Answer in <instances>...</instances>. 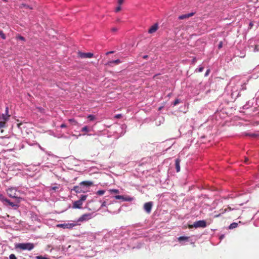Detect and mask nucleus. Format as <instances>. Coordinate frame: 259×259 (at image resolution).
Instances as JSON below:
<instances>
[{"label": "nucleus", "instance_id": "obj_55", "mask_svg": "<svg viewBox=\"0 0 259 259\" xmlns=\"http://www.w3.org/2000/svg\"><path fill=\"white\" fill-rule=\"evenodd\" d=\"M243 204V203H240L239 204V205H242Z\"/></svg>", "mask_w": 259, "mask_h": 259}, {"label": "nucleus", "instance_id": "obj_27", "mask_svg": "<svg viewBox=\"0 0 259 259\" xmlns=\"http://www.w3.org/2000/svg\"><path fill=\"white\" fill-rule=\"evenodd\" d=\"M109 191L110 192V193H118L119 192V190L118 189H110Z\"/></svg>", "mask_w": 259, "mask_h": 259}, {"label": "nucleus", "instance_id": "obj_43", "mask_svg": "<svg viewBox=\"0 0 259 259\" xmlns=\"http://www.w3.org/2000/svg\"><path fill=\"white\" fill-rule=\"evenodd\" d=\"M8 113H9V108L8 106H7L6 107V110H5V114L9 115Z\"/></svg>", "mask_w": 259, "mask_h": 259}, {"label": "nucleus", "instance_id": "obj_36", "mask_svg": "<svg viewBox=\"0 0 259 259\" xmlns=\"http://www.w3.org/2000/svg\"><path fill=\"white\" fill-rule=\"evenodd\" d=\"M6 123L5 122L0 121V129L1 128L4 127L5 126Z\"/></svg>", "mask_w": 259, "mask_h": 259}, {"label": "nucleus", "instance_id": "obj_35", "mask_svg": "<svg viewBox=\"0 0 259 259\" xmlns=\"http://www.w3.org/2000/svg\"><path fill=\"white\" fill-rule=\"evenodd\" d=\"M254 225L256 227L259 226V218L254 221Z\"/></svg>", "mask_w": 259, "mask_h": 259}, {"label": "nucleus", "instance_id": "obj_17", "mask_svg": "<svg viewBox=\"0 0 259 259\" xmlns=\"http://www.w3.org/2000/svg\"><path fill=\"white\" fill-rule=\"evenodd\" d=\"M4 202L7 203L9 205H10L13 207L18 208L19 207V205L18 204H15L14 203L11 202L10 200H9L7 198H6Z\"/></svg>", "mask_w": 259, "mask_h": 259}, {"label": "nucleus", "instance_id": "obj_28", "mask_svg": "<svg viewBox=\"0 0 259 259\" xmlns=\"http://www.w3.org/2000/svg\"><path fill=\"white\" fill-rule=\"evenodd\" d=\"M0 36L3 39L6 38V35L3 33V31L0 30Z\"/></svg>", "mask_w": 259, "mask_h": 259}, {"label": "nucleus", "instance_id": "obj_32", "mask_svg": "<svg viewBox=\"0 0 259 259\" xmlns=\"http://www.w3.org/2000/svg\"><path fill=\"white\" fill-rule=\"evenodd\" d=\"M180 101L179 99H176L173 103V106H176V105H178L179 103H180Z\"/></svg>", "mask_w": 259, "mask_h": 259}, {"label": "nucleus", "instance_id": "obj_47", "mask_svg": "<svg viewBox=\"0 0 259 259\" xmlns=\"http://www.w3.org/2000/svg\"><path fill=\"white\" fill-rule=\"evenodd\" d=\"M114 53V51H109V52H107V53H106V55H109V54H113V53Z\"/></svg>", "mask_w": 259, "mask_h": 259}, {"label": "nucleus", "instance_id": "obj_16", "mask_svg": "<svg viewBox=\"0 0 259 259\" xmlns=\"http://www.w3.org/2000/svg\"><path fill=\"white\" fill-rule=\"evenodd\" d=\"M180 161L181 160L179 158H177L175 160V165L177 172L180 171Z\"/></svg>", "mask_w": 259, "mask_h": 259}, {"label": "nucleus", "instance_id": "obj_4", "mask_svg": "<svg viewBox=\"0 0 259 259\" xmlns=\"http://www.w3.org/2000/svg\"><path fill=\"white\" fill-rule=\"evenodd\" d=\"M7 192L9 197L15 198L17 200L18 202H20V200L22 199L19 196V194L20 193L19 190H18L16 187H10L7 190Z\"/></svg>", "mask_w": 259, "mask_h": 259}, {"label": "nucleus", "instance_id": "obj_7", "mask_svg": "<svg viewBox=\"0 0 259 259\" xmlns=\"http://www.w3.org/2000/svg\"><path fill=\"white\" fill-rule=\"evenodd\" d=\"M76 225V223H65L63 224H59L57 225V227L58 228H62L63 229H72L73 227Z\"/></svg>", "mask_w": 259, "mask_h": 259}, {"label": "nucleus", "instance_id": "obj_18", "mask_svg": "<svg viewBox=\"0 0 259 259\" xmlns=\"http://www.w3.org/2000/svg\"><path fill=\"white\" fill-rule=\"evenodd\" d=\"M121 62V60L119 59H116L115 60L110 61L107 63V64L109 66H112L113 64H118Z\"/></svg>", "mask_w": 259, "mask_h": 259}, {"label": "nucleus", "instance_id": "obj_53", "mask_svg": "<svg viewBox=\"0 0 259 259\" xmlns=\"http://www.w3.org/2000/svg\"><path fill=\"white\" fill-rule=\"evenodd\" d=\"M120 115H121L120 114H118V115H117L116 116V117L117 118H118L119 116H120Z\"/></svg>", "mask_w": 259, "mask_h": 259}, {"label": "nucleus", "instance_id": "obj_23", "mask_svg": "<svg viewBox=\"0 0 259 259\" xmlns=\"http://www.w3.org/2000/svg\"><path fill=\"white\" fill-rule=\"evenodd\" d=\"M68 121L72 124L76 125L77 124V122L74 118L69 119Z\"/></svg>", "mask_w": 259, "mask_h": 259}, {"label": "nucleus", "instance_id": "obj_51", "mask_svg": "<svg viewBox=\"0 0 259 259\" xmlns=\"http://www.w3.org/2000/svg\"><path fill=\"white\" fill-rule=\"evenodd\" d=\"M224 237H225V235L224 234L221 235L220 237V239L222 240L224 238Z\"/></svg>", "mask_w": 259, "mask_h": 259}, {"label": "nucleus", "instance_id": "obj_39", "mask_svg": "<svg viewBox=\"0 0 259 259\" xmlns=\"http://www.w3.org/2000/svg\"><path fill=\"white\" fill-rule=\"evenodd\" d=\"M197 61V58L196 57H194L192 60V64H195Z\"/></svg>", "mask_w": 259, "mask_h": 259}, {"label": "nucleus", "instance_id": "obj_6", "mask_svg": "<svg viewBox=\"0 0 259 259\" xmlns=\"http://www.w3.org/2000/svg\"><path fill=\"white\" fill-rule=\"evenodd\" d=\"M87 198V195H82L79 200L75 201L73 203L72 207L73 208H81L82 202L86 200Z\"/></svg>", "mask_w": 259, "mask_h": 259}, {"label": "nucleus", "instance_id": "obj_9", "mask_svg": "<svg viewBox=\"0 0 259 259\" xmlns=\"http://www.w3.org/2000/svg\"><path fill=\"white\" fill-rule=\"evenodd\" d=\"M93 217V213H88L82 215L79 219L78 221L83 222L87 221L91 219Z\"/></svg>", "mask_w": 259, "mask_h": 259}, {"label": "nucleus", "instance_id": "obj_19", "mask_svg": "<svg viewBox=\"0 0 259 259\" xmlns=\"http://www.w3.org/2000/svg\"><path fill=\"white\" fill-rule=\"evenodd\" d=\"M134 200V198L130 196H123V201H128L131 202Z\"/></svg>", "mask_w": 259, "mask_h": 259}, {"label": "nucleus", "instance_id": "obj_38", "mask_svg": "<svg viewBox=\"0 0 259 259\" xmlns=\"http://www.w3.org/2000/svg\"><path fill=\"white\" fill-rule=\"evenodd\" d=\"M210 72V69H207L206 72H205V73L204 76H207L209 75Z\"/></svg>", "mask_w": 259, "mask_h": 259}, {"label": "nucleus", "instance_id": "obj_15", "mask_svg": "<svg viewBox=\"0 0 259 259\" xmlns=\"http://www.w3.org/2000/svg\"><path fill=\"white\" fill-rule=\"evenodd\" d=\"M194 13H190L185 15H182L179 16L178 18L180 20H183L185 18H189L190 17L194 15Z\"/></svg>", "mask_w": 259, "mask_h": 259}, {"label": "nucleus", "instance_id": "obj_3", "mask_svg": "<svg viewBox=\"0 0 259 259\" xmlns=\"http://www.w3.org/2000/svg\"><path fill=\"white\" fill-rule=\"evenodd\" d=\"M248 187V188H245L246 191L249 192L251 191V189L255 188V187H259V175H256L252 178V179L250 180L247 182L245 187Z\"/></svg>", "mask_w": 259, "mask_h": 259}, {"label": "nucleus", "instance_id": "obj_40", "mask_svg": "<svg viewBox=\"0 0 259 259\" xmlns=\"http://www.w3.org/2000/svg\"><path fill=\"white\" fill-rule=\"evenodd\" d=\"M37 259H49L46 257L42 256H37L36 257Z\"/></svg>", "mask_w": 259, "mask_h": 259}, {"label": "nucleus", "instance_id": "obj_8", "mask_svg": "<svg viewBox=\"0 0 259 259\" xmlns=\"http://www.w3.org/2000/svg\"><path fill=\"white\" fill-rule=\"evenodd\" d=\"M193 226L195 228H205L206 227V223L204 220H199L194 223Z\"/></svg>", "mask_w": 259, "mask_h": 259}, {"label": "nucleus", "instance_id": "obj_42", "mask_svg": "<svg viewBox=\"0 0 259 259\" xmlns=\"http://www.w3.org/2000/svg\"><path fill=\"white\" fill-rule=\"evenodd\" d=\"M222 47H223V42L220 41L218 45V48L221 49L222 48Z\"/></svg>", "mask_w": 259, "mask_h": 259}, {"label": "nucleus", "instance_id": "obj_21", "mask_svg": "<svg viewBox=\"0 0 259 259\" xmlns=\"http://www.w3.org/2000/svg\"><path fill=\"white\" fill-rule=\"evenodd\" d=\"M204 69V67L200 65L197 68H196L195 70V72H201L203 71Z\"/></svg>", "mask_w": 259, "mask_h": 259}, {"label": "nucleus", "instance_id": "obj_22", "mask_svg": "<svg viewBox=\"0 0 259 259\" xmlns=\"http://www.w3.org/2000/svg\"><path fill=\"white\" fill-rule=\"evenodd\" d=\"M9 116L10 115H7L5 114H2V115H1V118L5 121L8 120Z\"/></svg>", "mask_w": 259, "mask_h": 259}, {"label": "nucleus", "instance_id": "obj_14", "mask_svg": "<svg viewBox=\"0 0 259 259\" xmlns=\"http://www.w3.org/2000/svg\"><path fill=\"white\" fill-rule=\"evenodd\" d=\"M158 29V25L156 23L151 26L148 30L149 33L155 32Z\"/></svg>", "mask_w": 259, "mask_h": 259}, {"label": "nucleus", "instance_id": "obj_30", "mask_svg": "<svg viewBox=\"0 0 259 259\" xmlns=\"http://www.w3.org/2000/svg\"><path fill=\"white\" fill-rule=\"evenodd\" d=\"M113 198H114L116 199H121L123 201V196L122 195H116Z\"/></svg>", "mask_w": 259, "mask_h": 259}, {"label": "nucleus", "instance_id": "obj_45", "mask_svg": "<svg viewBox=\"0 0 259 259\" xmlns=\"http://www.w3.org/2000/svg\"><path fill=\"white\" fill-rule=\"evenodd\" d=\"M237 208H235V207H233L232 208L231 206H229L227 209H229V210H234V209H236Z\"/></svg>", "mask_w": 259, "mask_h": 259}, {"label": "nucleus", "instance_id": "obj_11", "mask_svg": "<svg viewBox=\"0 0 259 259\" xmlns=\"http://www.w3.org/2000/svg\"><path fill=\"white\" fill-rule=\"evenodd\" d=\"M152 205V202H148L145 203L144 205V209L145 211L148 213H150L151 211Z\"/></svg>", "mask_w": 259, "mask_h": 259}, {"label": "nucleus", "instance_id": "obj_10", "mask_svg": "<svg viewBox=\"0 0 259 259\" xmlns=\"http://www.w3.org/2000/svg\"><path fill=\"white\" fill-rule=\"evenodd\" d=\"M78 55L81 58H91L93 57L94 54L92 53H82L78 52Z\"/></svg>", "mask_w": 259, "mask_h": 259}, {"label": "nucleus", "instance_id": "obj_31", "mask_svg": "<svg viewBox=\"0 0 259 259\" xmlns=\"http://www.w3.org/2000/svg\"><path fill=\"white\" fill-rule=\"evenodd\" d=\"M59 188V187L58 186H55L52 187L51 189L52 190H54V191H57Z\"/></svg>", "mask_w": 259, "mask_h": 259}, {"label": "nucleus", "instance_id": "obj_2", "mask_svg": "<svg viewBox=\"0 0 259 259\" xmlns=\"http://www.w3.org/2000/svg\"><path fill=\"white\" fill-rule=\"evenodd\" d=\"M93 185V183L91 181H83L78 185L74 186L71 191H74L76 193H87L90 192V188Z\"/></svg>", "mask_w": 259, "mask_h": 259}, {"label": "nucleus", "instance_id": "obj_44", "mask_svg": "<svg viewBox=\"0 0 259 259\" xmlns=\"http://www.w3.org/2000/svg\"><path fill=\"white\" fill-rule=\"evenodd\" d=\"M121 10V7L120 6H118L116 9H115V12H119V11H120Z\"/></svg>", "mask_w": 259, "mask_h": 259}, {"label": "nucleus", "instance_id": "obj_29", "mask_svg": "<svg viewBox=\"0 0 259 259\" xmlns=\"http://www.w3.org/2000/svg\"><path fill=\"white\" fill-rule=\"evenodd\" d=\"M6 199V198L5 197V196L0 193V200L4 202H5V200Z\"/></svg>", "mask_w": 259, "mask_h": 259}, {"label": "nucleus", "instance_id": "obj_1", "mask_svg": "<svg viewBox=\"0 0 259 259\" xmlns=\"http://www.w3.org/2000/svg\"><path fill=\"white\" fill-rule=\"evenodd\" d=\"M245 89L244 81L237 77L231 80L227 87L226 92L230 95L232 100H235L239 96V91Z\"/></svg>", "mask_w": 259, "mask_h": 259}, {"label": "nucleus", "instance_id": "obj_41", "mask_svg": "<svg viewBox=\"0 0 259 259\" xmlns=\"http://www.w3.org/2000/svg\"><path fill=\"white\" fill-rule=\"evenodd\" d=\"M253 26V23L252 22H250L249 23L248 28L251 29V28Z\"/></svg>", "mask_w": 259, "mask_h": 259}, {"label": "nucleus", "instance_id": "obj_5", "mask_svg": "<svg viewBox=\"0 0 259 259\" xmlns=\"http://www.w3.org/2000/svg\"><path fill=\"white\" fill-rule=\"evenodd\" d=\"M16 247L22 250L30 251L34 248V245L32 243H22L17 244Z\"/></svg>", "mask_w": 259, "mask_h": 259}, {"label": "nucleus", "instance_id": "obj_37", "mask_svg": "<svg viewBox=\"0 0 259 259\" xmlns=\"http://www.w3.org/2000/svg\"><path fill=\"white\" fill-rule=\"evenodd\" d=\"M10 259H17L15 255L14 254H11L9 256Z\"/></svg>", "mask_w": 259, "mask_h": 259}, {"label": "nucleus", "instance_id": "obj_33", "mask_svg": "<svg viewBox=\"0 0 259 259\" xmlns=\"http://www.w3.org/2000/svg\"><path fill=\"white\" fill-rule=\"evenodd\" d=\"M142 245V244L141 243L138 242V245L137 246H131V247L132 248H133V249L136 248H140L141 247Z\"/></svg>", "mask_w": 259, "mask_h": 259}, {"label": "nucleus", "instance_id": "obj_48", "mask_svg": "<svg viewBox=\"0 0 259 259\" xmlns=\"http://www.w3.org/2000/svg\"><path fill=\"white\" fill-rule=\"evenodd\" d=\"M123 1L124 0H118V3L119 5V6L121 5L123 3Z\"/></svg>", "mask_w": 259, "mask_h": 259}, {"label": "nucleus", "instance_id": "obj_13", "mask_svg": "<svg viewBox=\"0 0 259 259\" xmlns=\"http://www.w3.org/2000/svg\"><path fill=\"white\" fill-rule=\"evenodd\" d=\"M189 237L187 236H180L178 238V240L180 242L181 245H185V242L189 241Z\"/></svg>", "mask_w": 259, "mask_h": 259}, {"label": "nucleus", "instance_id": "obj_12", "mask_svg": "<svg viewBox=\"0 0 259 259\" xmlns=\"http://www.w3.org/2000/svg\"><path fill=\"white\" fill-rule=\"evenodd\" d=\"M240 195L236 192H229L227 195H223L222 197L224 199L233 198Z\"/></svg>", "mask_w": 259, "mask_h": 259}, {"label": "nucleus", "instance_id": "obj_56", "mask_svg": "<svg viewBox=\"0 0 259 259\" xmlns=\"http://www.w3.org/2000/svg\"><path fill=\"white\" fill-rule=\"evenodd\" d=\"M0 118H1V114H0Z\"/></svg>", "mask_w": 259, "mask_h": 259}, {"label": "nucleus", "instance_id": "obj_26", "mask_svg": "<svg viewBox=\"0 0 259 259\" xmlns=\"http://www.w3.org/2000/svg\"><path fill=\"white\" fill-rule=\"evenodd\" d=\"M105 192V190H98L97 192H96V194L98 195H103Z\"/></svg>", "mask_w": 259, "mask_h": 259}, {"label": "nucleus", "instance_id": "obj_49", "mask_svg": "<svg viewBox=\"0 0 259 259\" xmlns=\"http://www.w3.org/2000/svg\"><path fill=\"white\" fill-rule=\"evenodd\" d=\"M66 127V125L65 124H61V125H60V127L61 128H64V127Z\"/></svg>", "mask_w": 259, "mask_h": 259}, {"label": "nucleus", "instance_id": "obj_34", "mask_svg": "<svg viewBox=\"0 0 259 259\" xmlns=\"http://www.w3.org/2000/svg\"><path fill=\"white\" fill-rule=\"evenodd\" d=\"M17 39H19V40H23V41H24L25 40V38L21 36V35H19L17 37Z\"/></svg>", "mask_w": 259, "mask_h": 259}, {"label": "nucleus", "instance_id": "obj_24", "mask_svg": "<svg viewBox=\"0 0 259 259\" xmlns=\"http://www.w3.org/2000/svg\"><path fill=\"white\" fill-rule=\"evenodd\" d=\"M87 117L90 121H93L95 119V116L92 114L89 115Z\"/></svg>", "mask_w": 259, "mask_h": 259}, {"label": "nucleus", "instance_id": "obj_54", "mask_svg": "<svg viewBox=\"0 0 259 259\" xmlns=\"http://www.w3.org/2000/svg\"><path fill=\"white\" fill-rule=\"evenodd\" d=\"M247 160H248V159L247 158H245V162H246Z\"/></svg>", "mask_w": 259, "mask_h": 259}, {"label": "nucleus", "instance_id": "obj_52", "mask_svg": "<svg viewBox=\"0 0 259 259\" xmlns=\"http://www.w3.org/2000/svg\"><path fill=\"white\" fill-rule=\"evenodd\" d=\"M147 58H148L147 55H144L143 56V58H144V59H147Z\"/></svg>", "mask_w": 259, "mask_h": 259}, {"label": "nucleus", "instance_id": "obj_46", "mask_svg": "<svg viewBox=\"0 0 259 259\" xmlns=\"http://www.w3.org/2000/svg\"><path fill=\"white\" fill-rule=\"evenodd\" d=\"M106 204H107V202L105 201H104L102 202L101 206H102V207H104V206H105L106 205Z\"/></svg>", "mask_w": 259, "mask_h": 259}, {"label": "nucleus", "instance_id": "obj_25", "mask_svg": "<svg viewBox=\"0 0 259 259\" xmlns=\"http://www.w3.org/2000/svg\"><path fill=\"white\" fill-rule=\"evenodd\" d=\"M81 132H89L90 131V130L89 128V127L87 126H85L84 127H83L81 130Z\"/></svg>", "mask_w": 259, "mask_h": 259}, {"label": "nucleus", "instance_id": "obj_50", "mask_svg": "<svg viewBox=\"0 0 259 259\" xmlns=\"http://www.w3.org/2000/svg\"><path fill=\"white\" fill-rule=\"evenodd\" d=\"M112 31L113 32H116V31H117V28L116 27H113L112 28Z\"/></svg>", "mask_w": 259, "mask_h": 259}, {"label": "nucleus", "instance_id": "obj_20", "mask_svg": "<svg viewBox=\"0 0 259 259\" xmlns=\"http://www.w3.org/2000/svg\"><path fill=\"white\" fill-rule=\"evenodd\" d=\"M238 226V224L237 223H233L230 225L229 226V229H233L236 228Z\"/></svg>", "mask_w": 259, "mask_h": 259}]
</instances>
